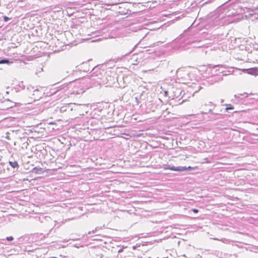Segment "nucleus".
<instances>
[{
    "mask_svg": "<svg viewBox=\"0 0 258 258\" xmlns=\"http://www.w3.org/2000/svg\"><path fill=\"white\" fill-rule=\"evenodd\" d=\"M165 170H170L172 171H181L182 170H183V168H180L179 167H174L173 166H170L169 165H167L165 166L164 168Z\"/></svg>",
    "mask_w": 258,
    "mask_h": 258,
    "instance_id": "nucleus-1",
    "label": "nucleus"
},
{
    "mask_svg": "<svg viewBox=\"0 0 258 258\" xmlns=\"http://www.w3.org/2000/svg\"><path fill=\"white\" fill-rule=\"evenodd\" d=\"M10 165L13 168H18L19 167L18 163L17 161H10L9 162Z\"/></svg>",
    "mask_w": 258,
    "mask_h": 258,
    "instance_id": "nucleus-2",
    "label": "nucleus"
},
{
    "mask_svg": "<svg viewBox=\"0 0 258 258\" xmlns=\"http://www.w3.org/2000/svg\"><path fill=\"white\" fill-rule=\"evenodd\" d=\"M226 107L225 108V110L226 111H227L228 110H233L234 108V106L230 104H226Z\"/></svg>",
    "mask_w": 258,
    "mask_h": 258,
    "instance_id": "nucleus-3",
    "label": "nucleus"
},
{
    "mask_svg": "<svg viewBox=\"0 0 258 258\" xmlns=\"http://www.w3.org/2000/svg\"><path fill=\"white\" fill-rule=\"evenodd\" d=\"M179 168L185 169L182 170L181 171H186V170H187L188 169H194L197 168L196 167H191V166H188V167H186L185 166V167L179 166Z\"/></svg>",
    "mask_w": 258,
    "mask_h": 258,
    "instance_id": "nucleus-4",
    "label": "nucleus"
},
{
    "mask_svg": "<svg viewBox=\"0 0 258 258\" xmlns=\"http://www.w3.org/2000/svg\"><path fill=\"white\" fill-rule=\"evenodd\" d=\"M10 61L8 59H2L0 60V64L9 63Z\"/></svg>",
    "mask_w": 258,
    "mask_h": 258,
    "instance_id": "nucleus-5",
    "label": "nucleus"
},
{
    "mask_svg": "<svg viewBox=\"0 0 258 258\" xmlns=\"http://www.w3.org/2000/svg\"><path fill=\"white\" fill-rule=\"evenodd\" d=\"M7 240L8 241H12V240H14V238H13V237H12L11 236H8V237H7Z\"/></svg>",
    "mask_w": 258,
    "mask_h": 258,
    "instance_id": "nucleus-6",
    "label": "nucleus"
},
{
    "mask_svg": "<svg viewBox=\"0 0 258 258\" xmlns=\"http://www.w3.org/2000/svg\"><path fill=\"white\" fill-rule=\"evenodd\" d=\"M10 19L9 18H8V17L7 16H4V20L5 22H7L8 20H9Z\"/></svg>",
    "mask_w": 258,
    "mask_h": 258,
    "instance_id": "nucleus-7",
    "label": "nucleus"
},
{
    "mask_svg": "<svg viewBox=\"0 0 258 258\" xmlns=\"http://www.w3.org/2000/svg\"><path fill=\"white\" fill-rule=\"evenodd\" d=\"M192 211L195 213H197L199 212V210L198 209H194L192 210Z\"/></svg>",
    "mask_w": 258,
    "mask_h": 258,
    "instance_id": "nucleus-8",
    "label": "nucleus"
},
{
    "mask_svg": "<svg viewBox=\"0 0 258 258\" xmlns=\"http://www.w3.org/2000/svg\"><path fill=\"white\" fill-rule=\"evenodd\" d=\"M49 124H55V122H50L49 123Z\"/></svg>",
    "mask_w": 258,
    "mask_h": 258,
    "instance_id": "nucleus-9",
    "label": "nucleus"
},
{
    "mask_svg": "<svg viewBox=\"0 0 258 258\" xmlns=\"http://www.w3.org/2000/svg\"><path fill=\"white\" fill-rule=\"evenodd\" d=\"M242 71L245 72L247 71V70H243Z\"/></svg>",
    "mask_w": 258,
    "mask_h": 258,
    "instance_id": "nucleus-10",
    "label": "nucleus"
},
{
    "mask_svg": "<svg viewBox=\"0 0 258 258\" xmlns=\"http://www.w3.org/2000/svg\"><path fill=\"white\" fill-rule=\"evenodd\" d=\"M165 93L167 94V91H165Z\"/></svg>",
    "mask_w": 258,
    "mask_h": 258,
    "instance_id": "nucleus-11",
    "label": "nucleus"
},
{
    "mask_svg": "<svg viewBox=\"0 0 258 258\" xmlns=\"http://www.w3.org/2000/svg\"><path fill=\"white\" fill-rule=\"evenodd\" d=\"M149 258H151V257H149Z\"/></svg>",
    "mask_w": 258,
    "mask_h": 258,
    "instance_id": "nucleus-12",
    "label": "nucleus"
}]
</instances>
